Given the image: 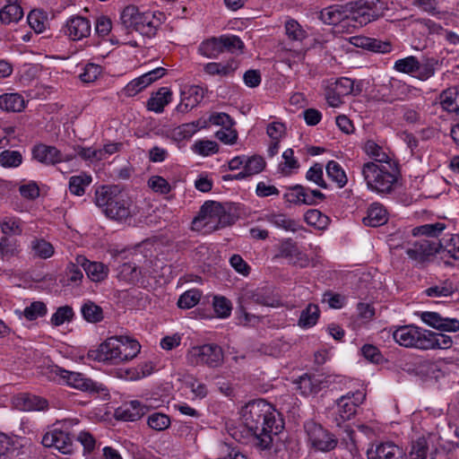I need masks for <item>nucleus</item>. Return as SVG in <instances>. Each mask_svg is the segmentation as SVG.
I'll return each mask as SVG.
<instances>
[{"label":"nucleus","mask_w":459,"mask_h":459,"mask_svg":"<svg viewBox=\"0 0 459 459\" xmlns=\"http://www.w3.org/2000/svg\"><path fill=\"white\" fill-rule=\"evenodd\" d=\"M77 423V420H64L56 422L54 428L43 436L42 445L45 447L55 448L62 454H71L74 450V444L70 429Z\"/></svg>","instance_id":"7"},{"label":"nucleus","mask_w":459,"mask_h":459,"mask_svg":"<svg viewBox=\"0 0 459 459\" xmlns=\"http://www.w3.org/2000/svg\"><path fill=\"white\" fill-rule=\"evenodd\" d=\"M76 261L85 271L88 278L94 282L103 281L108 278L109 269L100 262H91L84 255H76Z\"/></svg>","instance_id":"24"},{"label":"nucleus","mask_w":459,"mask_h":459,"mask_svg":"<svg viewBox=\"0 0 459 459\" xmlns=\"http://www.w3.org/2000/svg\"><path fill=\"white\" fill-rule=\"evenodd\" d=\"M202 297V293L197 289H192L184 292L178 300V306L180 308L188 309L195 307Z\"/></svg>","instance_id":"56"},{"label":"nucleus","mask_w":459,"mask_h":459,"mask_svg":"<svg viewBox=\"0 0 459 459\" xmlns=\"http://www.w3.org/2000/svg\"><path fill=\"white\" fill-rule=\"evenodd\" d=\"M306 178L322 188H328L326 181L324 179L323 165L315 163L306 174Z\"/></svg>","instance_id":"61"},{"label":"nucleus","mask_w":459,"mask_h":459,"mask_svg":"<svg viewBox=\"0 0 459 459\" xmlns=\"http://www.w3.org/2000/svg\"><path fill=\"white\" fill-rule=\"evenodd\" d=\"M120 342L117 336H112L103 342L96 351H91L89 357L100 362L110 364L121 363Z\"/></svg>","instance_id":"16"},{"label":"nucleus","mask_w":459,"mask_h":459,"mask_svg":"<svg viewBox=\"0 0 459 459\" xmlns=\"http://www.w3.org/2000/svg\"><path fill=\"white\" fill-rule=\"evenodd\" d=\"M199 53L206 57H216L222 53L221 43L220 38H211L199 46Z\"/></svg>","instance_id":"48"},{"label":"nucleus","mask_w":459,"mask_h":459,"mask_svg":"<svg viewBox=\"0 0 459 459\" xmlns=\"http://www.w3.org/2000/svg\"><path fill=\"white\" fill-rule=\"evenodd\" d=\"M22 162V156L18 151H4L0 153V164L4 168H16Z\"/></svg>","instance_id":"60"},{"label":"nucleus","mask_w":459,"mask_h":459,"mask_svg":"<svg viewBox=\"0 0 459 459\" xmlns=\"http://www.w3.org/2000/svg\"><path fill=\"white\" fill-rule=\"evenodd\" d=\"M185 385L191 391L193 399L201 400L208 394V388L206 385L193 376H190L186 379Z\"/></svg>","instance_id":"53"},{"label":"nucleus","mask_w":459,"mask_h":459,"mask_svg":"<svg viewBox=\"0 0 459 459\" xmlns=\"http://www.w3.org/2000/svg\"><path fill=\"white\" fill-rule=\"evenodd\" d=\"M141 274V270L132 262L125 263L117 268V279L129 284L137 283Z\"/></svg>","instance_id":"34"},{"label":"nucleus","mask_w":459,"mask_h":459,"mask_svg":"<svg viewBox=\"0 0 459 459\" xmlns=\"http://www.w3.org/2000/svg\"><path fill=\"white\" fill-rule=\"evenodd\" d=\"M30 252L33 257L48 259L55 253L53 245L44 238H34L30 244Z\"/></svg>","instance_id":"35"},{"label":"nucleus","mask_w":459,"mask_h":459,"mask_svg":"<svg viewBox=\"0 0 459 459\" xmlns=\"http://www.w3.org/2000/svg\"><path fill=\"white\" fill-rule=\"evenodd\" d=\"M361 174L368 189L378 194H389L395 187L399 170L395 162H366L361 167Z\"/></svg>","instance_id":"2"},{"label":"nucleus","mask_w":459,"mask_h":459,"mask_svg":"<svg viewBox=\"0 0 459 459\" xmlns=\"http://www.w3.org/2000/svg\"><path fill=\"white\" fill-rule=\"evenodd\" d=\"M12 403L16 409L24 411H43L48 405L46 399L28 393L14 395Z\"/></svg>","instance_id":"22"},{"label":"nucleus","mask_w":459,"mask_h":459,"mask_svg":"<svg viewBox=\"0 0 459 459\" xmlns=\"http://www.w3.org/2000/svg\"><path fill=\"white\" fill-rule=\"evenodd\" d=\"M393 338L396 343L404 348L424 350L427 330L409 325L398 326L393 332Z\"/></svg>","instance_id":"11"},{"label":"nucleus","mask_w":459,"mask_h":459,"mask_svg":"<svg viewBox=\"0 0 459 459\" xmlns=\"http://www.w3.org/2000/svg\"><path fill=\"white\" fill-rule=\"evenodd\" d=\"M120 342L119 351H121V363L133 359L140 352L141 345L134 339L127 336H117Z\"/></svg>","instance_id":"31"},{"label":"nucleus","mask_w":459,"mask_h":459,"mask_svg":"<svg viewBox=\"0 0 459 459\" xmlns=\"http://www.w3.org/2000/svg\"><path fill=\"white\" fill-rule=\"evenodd\" d=\"M60 377L65 380L68 385L82 391L98 393L100 390H104L102 385H98L91 378L85 377L84 375L79 372L62 369L60 370Z\"/></svg>","instance_id":"21"},{"label":"nucleus","mask_w":459,"mask_h":459,"mask_svg":"<svg viewBox=\"0 0 459 459\" xmlns=\"http://www.w3.org/2000/svg\"><path fill=\"white\" fill-rule=\"evenodd\" d=\"M186 359L190 366H206L215 368L223 364L224 352L216 343L196 345L187 351Z\"/></svg>","instance_id":"8"},{"label":"nucleus","mask_w":459,"mask_h":459,"mask_svg":"<svg viewBox=\"0 0 459 459\" xmlns=\"http://www.w3.org/2000/svg\"><path fill=\"white\" fill-rule=\"evenodd\" d=\"M305 221L318 230H323L328 225L329 219L320 211L316 209L308 210L304 215Z\"/></svg>","instance_id":"54"},{"label":"nucleus","mask_w":459,"mask_h":459,"mask_svg":"<svg viewBox=\"0 0 459 459\" xmlns=\"http://www.w3.org/2000/svg\"><path fill=\"white\" fill-rule=\"evenodd\" d=\"M285 34L290 40L302 41L307 38V32L303 27L294 19H288L285 22Z\"/></svg>","instance_id":"50"},{"label":"nucleus","mask_w":459,"mask_h":459,"mask_svg":"<svg viewBox=\"0 0 459 459\" xmlns=\"http://www.w3.org/2000/svg\"><path fill=\"white\" fill-rule=\"evenodd\" d=\"M267 221L273 226L286 231L295 232L299 230V222L283 213H271L267 215Z\"/></svg>","instance_id":"37"},{"label":"nucleus","mask_w":459,"mask_h":459,"mask_svg":"<svg viewBox=\"0 0 459 459\" xmlns=\"http://www.w3.org/2000/svg\"><path fill=\"white\" fill-rule=\"evenodd\" d=\"M440 250H442L440 240L420 238L408 246L406 254L411 260L417 263H424Z\"/></svg>","instance_id":"12"},{"label":"nucleus","mask_w":459,"mask_h":459,"mask_svg":"<svg viewBox=\"0 0 459 459\" xmlns=\"http://www.w3.org/2000/svg\"><path fill=\"white\" fill-rule=\"evenodd\" d=\"M238 299H240V302L249 305L255 304L272 307H277L281 305L279 298L267 287L254 290L246 289Z\"/></svg>","instance_id":"14"},{"label":"nucleus","mask_w":459,"mask_h":459,"mask_svg":"<svg viewBox=\"0 0 459 459\" xmlns=\"http://www.w3.org/2000/svg\"><path fill=\"white\" fill-rule=\"evenodd\" d=\"M387 221V212L385 208L378 204H372L368 209V215L363 219V222L367 226L377 227Z\"/></svg>","instance_id":"29"},{"label":"nucleus","mask_w":459,"mask_h":459,"mask_svg":"<svg viewBox=\"0 0 459 459\" xmlns=\"http://www.w3.org/2000/svg\"><path fill=\"white\" fill-rule=\"evenodd\" d=\"M238 67V62L231 59L225 63H208L204 66V71L210 75L228 76L232 74Z\"/></svg>","instance_id":"38"},{"label":"nucleus","mask_w":459,"mask_h":459,"mask_svg":"<svg viewBox=\"0 0 459 459\" xmlns=\"http://www.w3.org/2000/svg\"><path fill=\"white\" fill-rule=\"evenodd\" d=\"M368 459H406L403 449L393 442L374 443L367 450Z\"/></svg>","instance_id":"18"},{"label":"nucleus","mask_w":459,"mask_h":459,"mask_svg":"<svg viewBox=\"0 0 459 459\" xmlns=\"http://www.w3.org/2000/svg\"><path fill=\"white\" fill-rule=\"evenodd\" d=\"M322 87L325 100L332 108L341 107L344 97L354 94V82L347 77L325 80Z\"/></svg>","instance_id":"10"},{"label":"nucleus","mask_w":459,"mask_h":459,"mask_svg":"<svg viewBox=\"0 0 459 459\" xmlns=\"http://www.w3.org/2000/svg\"><path fill=\"white\" fill-rule=\"evenodd\" d=\"M172 100V91L168 87H161L147 101V108L156 113H161Z\"/></svg>","instance_id":"27"},{"label":"nucleus","mask_w":459,"mask_h":459,"mask_svg":"<svg viewBox=\"0 0 459 459\" xmlns=\"http://www.w3.org/2000/svg\"><path fill=\"white\" fill-rule=\"evenodd\" d=\"M298 388L303 395L315 394L321 390L320 381L315 377L304 375L298 382Z\"/></svg>","instance_id":"52"},{"label":"nucleus","mask_w":459,"mask_h":459,"mask_svg":"<svg viewBox=\"0 0 459 459\" xmlns=\"http://www.w3.org/2000/svg\"><path fill=\"white\" fill-rule=\"evenodd\" d=\"M241 420L262 448H268L273 437L283 429V420L272 404L264 399L247 403L242 407Z\"/></svg>","instance_id":"1"},{"label":"nucleus","mask_w":459,"mask_h":459,"mask_svg":"<svg viewBox=\"0 0 459 459\" xmlns=\"http://www.w3.org/2000/svg\"><path fill=\"white\" fill-rule=\"evenodd\" d=\"M446 229V225L442 222L424 224L412 230L414 236H425L429 239H437L440 234Z\"/></svg>","instance_id":"45"},{"label":"nucleus","mask_w":459,"mask_h":459,"mask_svg":"<svg viewBox=\"0 0 459 459\" xmlns=\"http://www.w3.org/2000/svg\"><path fill=\"white\" fill-rule=\"evenodd\" d=\"M25 107V101L18 93H5L0 96V109L7 112H21Z\"/></svg>","instance_id":"32"},{"label":"nucleus","mask_w":459,"mask_h":459,"mask_svg":"<svg viewBox=\"0 0 459 459\" xmlns=\"http://www.w3.org/2000/svg\"><path fill=\"white\" fill-rule=\"evenodd\" d=\"M328 178L336 184L338 188H342L348 182L347 175L343 168L335 160H330L325 166Z\"/></svg>","instance_id":"36"},{"label":"nucleus","mask_w":459,"mask_h":459,"mask_svg":"<svg viewBox=\"0 0 459 459\" xmlns=\"http://www.w3.org/2000/svg\"><path fill=\"white\" fill-rule=\"evenodd\" d=\"M439 65L437 58L425 57L421 62L419 61V67L414 77L420 81H427L435 75Z\"/></svg>","instance_id":"33"},{"label":"nucleus","mask_w":459,"mask_h":459,"mask_svg":"<svg viewBox=\"0 0 459 459\" xmlns=\"http://www.w3.org/2000/svg\"><path fill=\"white\" fill-rule=\"evenodd\" d=\"M147 423L152 429L162 431L170 426V419L164 413L154 412L148 417Z\"/></svg>","instance_id":"62"},{"label":"nucleus","mask_w":459,"mask_h":459,"mask_svg":"<svg viewBox=\"0 0 459 459\" xmlns=\"http://www.w3.org/2000/svg\"><path fill=\"white\" fill-rule=\"evenodd\" d=\"M62 30L69 39L78 41L91 35V23L86 17L73 15L66 20Z\"/></svg>","instance_id":"17"},{"label":"nucleus","mask_w":459,"mask_h":459,"mask_svg":"<svg viewBox=\"0 0 459 459\" xmlns=\"http://www.w3.org/2000/svg\"><path fill=\"white\" fill-rule=\"evenodd\" d=\"M232 222V215L226 211L221 204L208 201L204 203L198 215L194 219L193 227L198 230H204L207 233L229 226Z\"/></svg>","instance_id":"5"},{"label":"nucleus","mask_w":459,"mask_h":459,"mask_svg":"<svg viewBox=\"0 0 459 459\" xmlns=\"http://www.w3.org/2000/svg\"><path fill=\"white\" fill-rule=\"evenodd\" d=\"M95 203L105 215L112 220L122 221L131 215L128 202L116 186H102L97 188Z\"/></svg>","instance_id":"4"},{"label":"nucleus","mask_w":459,"mask_h":459,"mask_svg":"<svg viewBox=\"0 0 459 459\" xmlns=\"http://www.w3.org/2000/svg\"><path fill=\"white\" fill-rule=\"evenodd\" d=\"M454 342L451 336L427 330L425 350H446L452 347Z\"/></svg>","instance_id":"28"},{"label":"nucleus","mask_w":459,"mask_h":459,"mask_svg":"<svg viewBox=\"0 0 459 459\" xmlns=\"http://www.w3.org/2000/svg\"><path fill=\"white\" fill-rule=\"evenodd\" d=\"M32 156L36 160L45 165H54L72 159V157L64 158L61 152L56 147L42 143L34 146Z\"/></svg>","instance_id":"23"},{"label":"nucleus","mask_w":459,"mask_h":459,"mask_svg":"<svg viewBox=\"0 0 459 459\" xmlns=\"http://www.w3.org/2000/svg\"><path fill=\"white\" fill-rule=\"evenodd\" d=\"M265 167V161L263 157L258 155H253L251 157H245V173L250 177L255 176L264 170Z\"/></svg>","instance_id":"55"},{"label":"nucleus","mask_w":459,"mask_h":459,"mask_svg":"<svg viewBox=\"0 0 459 459\" xmlns=\"http://www.w3.org/2000/svg\"><path fill=\"white\" fill-rule=\"evenodd\" d=\"M147 185L153 192L160 195H167L172 189L167 179L158 175L150 177L147 181Z\"/></svg>","instance_id":"59"},{"label":"nucleus","mask_w":459,"mask_h":459,"mask_svg":"<svg viewBox=\"0 0 459 459\" xmlns=\"http://www.w3.org/2000/svg\"><path fill=\"white\" fill-rule=\"evenodd\" d=\"M345 12V5H331L320 11L319 19L325 24L335 25L342 21H350V16Z\"/></svg>","instance_id":"26"},{"label":"nucleus","mask_w":459,"mask_h":459,"mask_svg":"<svg viewBox=\"0 0 459 459\" xmlns=\"http://www.w3.org/2000/svg\"><path fill=\"white\" fill-rule=\"evenodd\" d=\"M204 97V90L199 85H185L181 90V101L177 110L186 113L196 107Z\"/></svg>","instance_id":"19"},{"label":"nucleus","mask_w":459,"mask_h":459,"mask_svg":"<svg viewBox=\"0 0 459 459\" xmlns=\"http://www.w3.org/2000/svg\"><path fill=\"white\" fill-rule=\"evenodd\" d=\"M307 444L316 451L329 452L333 450L338 444V439L321 424L307 420L304 424Z\"/></svg>","instance_id":"9"},{"label":"nucleus","mask_w":459,"mask_h":459,"mask_svg":"<svg viewBox=\"0 0 459 459\" xmlns=\"http://www.w3.org/2000/svg\"><path fill=\"white\" fill-rule=\"evenodd\" d=\"M0 230L4 235H21L22 233V222L14 216H4L0 219Z\"/></svg>","instance_id":"40"},{"label":"nucleus","mask_w":459,"mask_h":459,"mask_svg":"<svg viewBox=\"0 0 459 459\" xmlns=\"http://www.w3.org/2000/svg\"><path fill=\"white\" fill-rule=\"evenodd\" d=\"M274 258L285 259L289 264L300 268L308 266L310 262L307 255L300 251L297 243L291 238H287L279 244Z\"/></svg>","instance_id":"15"},{"label":"nucleus","mask_w":459,"mask_h":459,"mask_svg":"<svg viewBox=\"0 0 459 459\" xmlns=\"http://www.w3.org/2000/svg\"><path fill=\"white\" fill-rule=\"evenodd\" d=\"M442 243V249L446 250L451 257L459 260V235H451L448 238L440 240Z\"/></svg>","instance_id":"64"},{"label":"nucleus","mask_w":459,"mask_h":459,"mask_svg":"<svg viewBox=\"0 0 459 459\" xmlns=\"http://www.w3.org/2000/svg\"><path fill=\"white\" fill-rule=\"evenodd\" d=\"M441 107L451 113L459 115V89L448 88L443 91L439 96Z\"/></svg>","instance_id":"30"},{"label":"nucleus","mask_w":459,"mask_h":459,"mask_svg":"<svg viewBox=\"0 0 459 459\" xmlns=\"http://www.w3.org/2000/svg\"><path fill=\"white\" fill-rule=\"evenodd\" d=\"M319 316L320 310L318 306L310 303L304 310H302L299 319V325L302 328L312 327L316 324Z\"/></svg>","instance_id":"42"},{"label":"nucleus","mask_w":459,"mask_h":459,"mask_svg":"<svg viewBox=\"0 0 459 459\" xmlns=\"http://www.w3.org/2000/svg\"><path fill=\"white\" fill-rule=\"evenodd\" d=\"M47 306L42 301H34L23 310V316L27 320L32 321L47 314Z\"/></svg>","instance_id":"63"},{"label":"nucleus","mask_w":459,"mask_h":459,"mask_svg":"<svg viewBox=\"0 0 459 459\" xmlns=\"http://www.w3.org/2000/svg\"><path fill=\"white\" fill-rule=\"evenodd\" d=\"M454 292V285L452 282L449 281H445L439 285L429 287L425 290L427 296L434 298L450 297Z\"/></svg>","instance_id":"58"},{"label":"nucleus","mask_w":459,"mask_h":459,"mask_svg":"<svg viewBox=\"0 0 459 459\" xmlns=\"http://www.w3.org/2000/svg\"><path fill=\"white\" fill-rule=\"evenodd\" d=\"M21 247L17 240H10L6 237L0 239V257L3 260L9 261L21 254Z\"/></svg>","instance_id":"43"},{"label":"nucleus","mask_w":459,"mask_h":459,"mask_svg":"<svg viewBox=\"0 0 459 459\" xmlns=\"http://www.w3.org/2000/svg\"><path fill=\"white\" fill-rule=\"evenodd\" d=\"M164 14L154 12H140L136 5L126 6L120 14L122 25L127 30L138 31L143 36L152 38L162 24Z\"/></svg>","instance_id":"3"},{"label":"nucleus","mask_w":459,"mask_h":459,"mask_svg":"<svg viewBox=\"0 0 459 459\" xmlns=\"http://www.w3.org/2000/svg\"><path fill=\"white\" fill-rule=\"evenodd\" d=\"M144 413V407L138 401L125 403L115 411L116 418L125 421L138 420Z\"/></svg>","instance_id":"25"},{"label":"nucleus","mask_w":459,"mask_h":459,"mask_svg":"<svg viewBox=\"0 0 459 459\" xmlns=\"http://www.w3.org/2000/svg\"><path fill=\"white\" fill-rule=\"evenodd\" d=\"M414 5L420 8L423 12L428 13L438 19H442L447 13L444 11L438 10L437 0H412Z\"/></svg>","instance_id":"57"},{"label":"nucleus","mask_w":459,"mask_h":459,"mask_svg":"<svg viewBox=\"0 0 459 459\" xmlns=\"http://www.w3.org/2000/svg\"><path fill=\"white\" fill-rule=\"evenodd\" d=\"M91 183V177L81 173L77 176H73L69 179V190L73 195L81 196L85 193V188Z\"/></svg>","instance_id":"46"},{"label":"nucleus","mask_w":459,"mask_h":459,"mask_svg":"<svg viewBox=\"0 0 459 459\" xmlns=\"http://www.w3.org/2000/svg\"><path fill=\"white\" fill-rule=\"evenodd\" d=\"M419 67V59L414 56H409L395 61L394 68L395 71L411 74L414 77Z\"/></svg>","instance_id":"51"},{"label":"nucleus","mask_w":459,"mask_h":459,"mask_svg":"<svg viewBox=\"0 0 459 459\" xmlns=\"http://www.w3.org/2000/svg\"><path fill=\"white\" fill-rule=\"evenodd\" d=\"M81 312L83 318L90 323H99L104 317L102 308L90 300L82 306Z\"/></svg>","instance_id":"47"},{"label":"nucleus","mask_w":459,"mask_h":459,"mask_svg":"<svg viewBox=\"0 0 459 459\" xmlns=\"http://www.w3.org/2000/svg\"><path fill=\"white\" fill-rule=\"evenodd\" d=\"M345 9L353 27H362L383 17L388 7L384 0H357L346 4Z\"/></svg>","instance_id":"6"},{"label":"nucleus","mask_w":459,"mask_h":459,"mask_svg":"<svg viewBox=\"0 0 459 459\" xmlns=\"http://www.w3.org/2000/svg\"><path fill=\"white\" fill-rule=\"evenodd\" d=\"M364 398V394L357 392L347 394L338 400L337 411L333 419L337 427H341L343 422L351 420L355 415L357 407L362 403Z\"/></svg>","instance_id":"13"},{"label":"nucleus","mask_w":459,"mask_h":459,"mask_svg":"<svg viewBox=\"0 0 459 459\" xmlns=\"http://www.w3.org/2000/svg\"><path fill=\"white\" fill-rule=\"evenodd\" d=\"M81 264H79L76 261V257L74 258V261L68 263L63 279L64 285L79 286L81 284L83 278V273L81 270Z\"/></svg>","instance_id":"39"},{"label":"nucleus","mask_w":459,"mask_h":459,"mask_svg":"<svg viewBox=\"0 0 459 459\" xmlns=\"http://www.w3.org/2000/svg\"><path fill=\"white\" fill-rule=\"evenodd\" d=\"M421 320L428 325L441 332L456 333L459 331V320L456 318L443 317L437 312H422Z\"/></svg>","instance_id":"20"},{"label":"nucleus","mask_w":459,"mask_h":459,"mask_svg":"<svg viewBox=\"0 0 459 459\" xmlns=\"http://www.w3.org/2000/svg\"><path fill=\"white\" fill-rule=\"evenodd\" d=\"M23 17V11L20 4H5L0 10V22L3 24L18 22Z\"/></svg>","instance_id":"44"},{"label":"nucleus","mask_w":459,"mask_h":459,"mask_svg":"<svg viewBox=\"0 0 459 459\" xmlns=\"http://www.w3.org/2000/svg\"><path fill=\"white\" fill-rule=\"evenodd\" d=\"M199 129V122H191L180 125L171 131V135L176 141H183L192 137Z\"/></svg>","instance_id":"49"},{"label":"nucleus","mask_w":459,"mask_h":459,"mask_svg":"<svg viewBox=\"0 0 459 459\" xmlns=\"http://www.w3.org/2000/svg\"><path fill=\"white\" fill-rule=\"evenodd\" d=\"M364 152L374 160L373 162L376 163H387V162H394L389 156L385 153L381 146L376 143L372 140H368L365 143L363 147Z\"/></svg>","instance_id":"41"}]
</instances>
